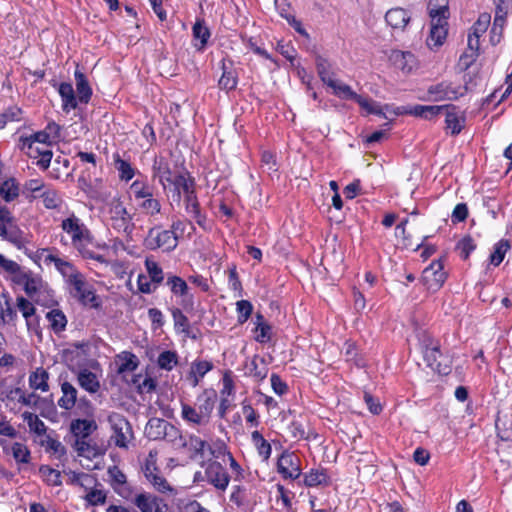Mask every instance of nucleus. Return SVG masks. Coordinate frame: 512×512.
Here are the masks:
<instances>
[{
  "mask_svg": "<svg viewBox=\"0 0 512 512\" xmlns=\"http://www.w3.org/2000/svg\"><path fill=\"white\" fill-rule=\"evenodd\" d=\"M62 235L60 242L63 245H70L83 259L94 260L101 264L108 265L106 258L92 251L89 246L93 242V235L82 219L75 213H68L61 220Z\"/></svg>",
  "mask_w": 512,
  "mask_h": 512,
  "instance_id": "obj_1",
  "label": "nucleus"
},
{
  "mask_svg": "<svg viewBox=\"0 0 512 512\" xmlns=\"http://www.w3.org/2000/svg\"><path fill=\"white\" fill-rule=\"evenodd\" d=\"M60 274L68 286L70 295L82 305L90 308H98L101 305V300L96 295L93 285L87 282L85 276L72 262H69Z\"/></svg>",
  "mask_w": 512,
  "mask_h": 512,
  "instance_id": "obj_2",
  "label": "nucleus"
},
{
  "mask_svg": "<svg viewBox=\"0 0 512 512\" xmlns=\"http://www.w3.org/2000/svg\"><path fill=\"white\" fill-rule=\"evenodd\" d=\"M14 283L23 287L25 293L36 302L48 305L53 301V291L39 274L22 268Z\"/></svg>",
  "mask_w": 512,
  "mask_h": 512,
  "instance_id": "obj_3",
  "label": "nucleus"
},
{
  "mask_svg": "<svg viewBox=\"0 0 512 512\" xmlns=\"http://www.w3.org/2000/svg\"><path fill=\"white\" fill-rule=\"evenodd\" d=\"M215 402L216 393L214 391H204L197 397L195 407L186 403L181 404V416L188 423L205 425L209 422Z\"/></svg>",
  "mask_w": 512,
  "mask_h": 512,
  "instance_id": "obj_4",
  "label": "nucleus"
},
{
  "mask_svg": "<svg viewBox=\"0 0 512 512\" xmlns=\"http://www.w3.org/2000/svg\"><path fill=\"white\" fill-rule=\"evenodd\" d=\"M17 147L27 157L36 160L35 164L42 170H46L51 163L53 153L50 148L37 144L31 138L21 135Z\"/></svg>",
  "mask_w": 512,
  "mask_h": 512,
  "instance_id": "obj_5",
  "label": "nucleus"
},
{
  "mask_svg": "<svg viewBox=\"0 0 512 512\" xmlns=\"http://www.w3.org/2000/svg\"><path fill=\"white\" fill-rule=\"evenodd\" d=\"M144 245L149 250L160 249L163 252H171L178 244L177 237L171 231L155 226L149 229Z\"/></svg>",
  "mask_w": 512,
  "mask_h": 512,
  "instance_id": "obj_6",
  "label": "nucleus"
},
{
  "mask_svg": "<svg viewBox=\"0 0 512 512\" xmlns=\"http://www.w3.org/2000/svg\"><path fill=\"white\" fill-rule=\"evenodd\" d=\"M109 219L112 227L118 232L130 236L134 230L133 216L128 212L124 204L114 200L110 204Z\"/></svg>",
  "mask_w": 512,
  "mask_h": 512,
  "instance_id": "obj_7",
  "label": "nucleus"
},
{
  "mask_svg": "<svg viewBox=\"0 0 512 512\" xmlns=\"http://www.w3.org/2000/svg\"><path fill=\"white\" fill-rule=\"evenodd\" d=\"M24 253L39 267L54 266L55 269L61 273L70 261L59 257L51 249L41 248L36 251H31L25 248Z\"/></svg>",
  "mask_w": 512,
  "mask_h": 512,
  "instance_id": "obj_8",
  "label": "nucleus"
},
{
  "mask_svg": "<svg viewBox=\"0 0 512 512\" xmlns=\"http://www.w3.org/2000/svg\"><path fill=\"white\" fill-rule=\"evenodd\" d=\"M467 88L454 85L451 82H441L431 85L428 90V99L431 101L456 100L464 94Z\"/></svg>",
  "mask_w": 512,
  "mask_h": 512,
  "instance_id": "obj_9",
  "label": "nucleus"
},
{
  "mask_svg": "<svg viewBox=\"0 0 512 512\" xmlns=\"http://www.w3.org/2000/svg\"><path fill=\"white\" fill-rule=\"evenodd\" d=\"M108 421L113 430L112 438L114 439L115 445L120 448H127L129 438L131 436L129 423L118 413H112L109 415Z\"/></svg>",
  "mask_w": 512,
  "mask_h": 512,
  "instance_id": "obj_10",
  "label": "nucleus"
},
{
  "mask_svg": "<svg viewBox=\"0 0 512 512\" xmlns=\"http://www.w3.org/2000/svg\"><path fill=\"white\" fill-rule=\"evenodd\" d=\"M0 447L3 453L11 456L18 466L29 464L31 452L28 446L22 442H11L7 439H0Z\"/></svg>",
  "mask_w": 512,
  "mask_h": 512,
  "instance_id": "obj_11",
  "label": "nucleus"
},
{
  "mask_svg": "<svg viewBox=\"0 0 512 512\" xmlns=\"http://www.w3.org/2000/svg\"><path fill=\"white\" fill-rule=\"evenodd\" d=\"M424 284L429 290H438L446 280V272L440 260L433 261L422 273Z\"/></svg>",
  "mask_w": 512,
  "mask_h": 512,
  "instance_id": "obj_12",
  "label": "nucleus"
},
{
  "mask_svg": "<svg viewBox=\"0 0 512 512\" xmlns=\"http://www.w3.org/2000/svg\"><path fill=\"white\" fill-rule=\"evenodd\" d=\"M178 173H180V171L172 170L170 162L164 157H156L154 159L152 178L157 179L164 190L169 188V182H171Z\"/></svg>",
  "mask_w": 512,
  "mask_h": 512,
  "instance_id": "obj_13",
  "label": "nucleus"
},
{
  "mask_svg": "<svg viewBox=\"0 0 512 512\" xmlns=\"http://www.w3.org/2000/svg\"><path fill=\"white\" fill-rule=\"evenodd\" d=\"M446 106L439 105H414V106H398L393 109V115L399 116L404 114L413 115L423 119L430 120L437 116Z\"/></svg>",
  "mask_w": 512,
  "mask_h": 512,
  "instance_id": "obj_14",
  "label": "nucleus"
},
{
  "mask_svg": "<svg viewBox=\"0 0 512 512\" xmlns=\"http://www.w3.org/2000/svg\"><path fill=\"white\" fill-rule=\"evenodd\" d=\"M177 434V430L167 421L160 418H152L145 427V435L150 440H160L172 437Z\"/></svg>",
  "mask_w": 512,
  "mask_h": 512,
  "instance_id": "obj_15",
  "label": "nucleus"
},
{
  "mask_svg": "<svg viewBox=\"0 0 512 512\" xmlns=\"http://www.w3.org/2000/svg\"><path fill=\"white\" fill-rule=\"evenodd\" d=\"M447 19L444 17H431L430 33L426 43L430 49L442 46L447 37Z\"/></svg>",
  "mask_w": 512,
  "mask_h": 512,
  "instance_id": "obj_16",
  "label": "nucleus"
},
{
  "mask_svg": "<svg viewBox=\"0 0 512 512\" xmlns=\"http://www.w3.org/2000/svg\"><path fill=\"white\" fill-rule=\"evenodd\" d=\"M156 462V453L152 451L149 453V457L147 459L144 474L146 479L161 493H165L171 491V487L166 481V479L161 475L158 469L155 467Z\"/></svg>",
  "mask_w": 512,
  "mask_h": 512,
  "instance_id": "obj_17",
  "label": "nucleus"
},
{
  "mask_svg": "<svg viewBox=\"0 0 512 512\" xmlns=\"http://www.w3.org/2000/svg\"><path fill=\"white\" fill-rule=\"evenodd\" d=\"M206 480L216 489L225 491L229 485L230 477L223 466L216 461L210 462L205 468Z\"/></svg>",
  "mask_w": 512,
  "mask_h": 512,
  "instance_id": "obj_18",
  "label": "nucleus"
},
{
  "mask_svg": "<svg viewBox=\"0 0 512 512\" xmlns=\"http://www.w3.org/2000/svg\"><path fill=\"white\" fill-rule=\"evenodd\" d=\"M278 472L286 479L295 480L301 474L300 460L294 453H283L278 459Z\"/></svg>",
  "mask_w": 512,
  "mask_h": 512,
  "instance_id": "obj_19",
  "label": "nucleus"
},
{
  "mask_svg": "<svg viewBox=\"0 0 512 512\" xmlns=\"http://www.w3.org/2000/svg\"><path fill=\"white\" fill-rule=\"evenodd\" d=\"M389 59L394 67L405 74L413 72L418 67V61L411 52L394 50L391 52Z\"/></svg>",
  "mask_w": 512,
  "mask_h": 512,
  "instance_id": "obj_20",
  "label": "nucleus"
},
{
  "mask_svg": "<svg viewBox=\"0 0 512 512\" xmlns=\"http://www.w3.org/2000/svg\"><path fill=\"white\" fill-rule=\"evenodd\" d=\"M354 100L359 104L361 109L366 114H375V115L381 116L385 119L389 118V115H393V109L396 108L395 106L388 105V104L382 106L380 103H378L370 98L363 97L359 94H357V96Z\"/></svg>",
  "mask_w": 512,
  "mask_h": 512,
  "instance_id": "obj_21",
  "label": "nucleus"
},
{
  "mask_svg": "<svg viewBox=\"0 0 512 512\" xmlns=\"http://www.w3.org/2000/svg\"><path fill=\"white\" fill-rule=\"evenodd\" d=\"M75 449L79 457L95 460L102 457L105 449L91 439H76Z\"/></svg>",
  "mask_w": 512,
  "mask_h": 512,
  "instance_id": "obj_22",
  "label": "nucleus"
},
{
  "mask_svg": "<svg viewBox=\"0 0 512 512\" xmlns=\"http://www.w3.org/2000/svg\"><path fill=\"white\" fill-rule=\"evenodd\" d=\"M195 186L194 180L186 172L180 171L171 182H169V188L173 192V196L180 200L181 196L189 192V190Z\"/></svg>",
  "mask_w": 512,
  "mask_h": 512,
  "instance_id": "obj_23",
  "label": "nucleus"
},
{
  "mask_svg": "<svg viewBox=\"0 0 512 512\" xmlns=\"http://www.w3.org/2000/svg\"><path fill=\"white\" fill-rule=\"evenodd\" d=\"M444 109H447L445 119L446 129L453 135L459 134L465 124L464 113L455 106H446Z\"/></svg>",
  "mask_w": 512,
  "mask_h": 512,
  "instance_id": "obj_24",
  "label": "nucleus"
},
{
  "mask_svg": "<svg viewBox=\"0 0 512 512\" xmlns=\"http://www.w3.org/2000/svg\"><path fill=\"white\" fill-rule=\"evenodd\" d=\"M385 21L392 29L403 31L410 21V15L402 8H392L386 12Z\"/></svg>",
  "mask_w": 512,
  "mask_h": 512,
  "instance_id": "obj_25",
  "label": "nucleus"
},
{
  "mask_svg": "<svg viewBox=\"0 0 512 512\" xmlns=\"http://www.w3.org/2000/svg\"><path fill=\"white\" fill-rule=\"evenodd\" d=\"M57 90L62 100V109L64 112L69 113L71 110L77 108L79 100L75 95L72 84L67 82L60 83Z\"/></svg>",
  "mask_w": 512,
  "mask_h": 512,
  "instance_id": "obj_26",
  "label": "nucleus"
},
{
  "mask_svg": "<svg viewBox=\"0 0 512 512\" xmlns=\"http://www.w3.org/2000/svg\"><path fill=\"white\" fill-rule=\"evenodd\" d=\"M213 368L211 362L206 360H199L192 362L190 371L186 377L187 382L196 387L201 379Z\"/></svg>",
  "mask_w": 512,
  "mask_h": 512,
  "instance_id": "obj_27",
  "label": "nucleus"
},
{
  "mask_svg": "<svg viewBox=\"0 0 512 512\" xmlns=\"http://www.w3.org/2000/svg\"><path fill=\"white\" fill-rule=\"evenodd\" d=\"M48 380L49 373L47 372V370L44 369L43 367H37L29 375V387L32 390L40 391L41 393H46L50 389Z\"/></svg>",
  "mask_w": 512,
  "mask_h": 512,
  "instance_id": "obj_28",
  "label": "nucleus"
},
{
  "mask_svg": "<svg viewBox=\"0 0 512 512\" xmlns=\"http://www.w3.org/2000/svg\"><path fill=\"white\" fill-rule=\"evenodd\" d=\"M136 205L144 215L149 217L150 220H156L157 216L162 211V204L160 200L155 198L153 194L139 201Z\"/></svg>",
  "mask_w": 512,
  "mask_h": 512,
  "instance_id": "obj_29",
  "label": "nucleus"
},
{
  "mask_svg": "<svg viewBox=\"0 0 512 512\" xmlns=\"http://www.w3.org/2000/svg\"><path fill=\"white\" fill-rule=\"evenodd\" d=\"M77 380L81 388L89 393H96L100 388V382L96 374L86 368L79 369Z\"/></svg>",
  "mask_w": 512,
  "mask_h": 512,
  "instance_id": "obj_30",
  "label": "nucleus"
},
{
  "mask_svg": "<svg viewBox=\"0 0 512 512\" xmlns=\"http://www.w3.org/2000/svg\"><path fill=\"white\" fill-rule=\"evenodd\" d=\"M96 429L97 424L93 419H76L71 422V432L77 439H87Z\"/></svg>",
  "mask_w": 512,
  "mask_h": 512,
  "instance_id": "obj_31",
  "label": "nucleus"
},
{
  "mask_svg": "<svg viewBox=\"0 0 512 512\" xmlns=\"http://www.w3.org/2000/svg\"><path fill=\"white\" fill-rule=\"evenodd\" d=\"M62 396L58 400V406L61 409L71 410L76 405L77 389L69 382L61 384Z\"/></svg>",
  "mask_w": 512,
  "mask_h": 512,
  "instance_id": "obj_32",
  "label": "nucleus"
},
{
  "mask_svg": "<svg viewBox=\"0 0 512 512\" xmlns=\"http://www.w3.org/2000/svg\"><path fill=\"white\" fill-rule=\"evenodd\" d=\"M507 14L506 6L503 7L501 4H497L495 11V18L491 29L490 40L493 45L499 43L501 33L505 25V17Z\"/></svg>",
  "mask_w": 512,
  "mask_h": 512,
  "instance_id": "obj_33",
  "label": "nucleus"
},
{
  "mask_svg": "<svg viewBox=\"0 0 512 512\" xmlns=\"http://www.w3.org/2000/svg\"><path fill=\"white\" fill-rule=\"evenodd\" d=\"M161 500L151 494L142 493L136 496L135 505L142 512H162Z\"/></svg>",
  "mask_w": 512,
  "mask_h": 512,
  "instance_id": "obj_34",
  "label": "nucleus"
},
{
  "mask_svg": "<svg viewBox=\"0 0 512 512\" xmlns=\"http://www.w3.org/2000/svg\"><path fill=\"white\" fill-rule=\"evenodd\" d=\"M328 87L332 89V92L335 96H337L340 99H355L357 96V93L352 90V88L342 82L341 80L337 79L335 76L331 78L327 83H325Z\"/></svg>",
  "mask_w": 512,
  "mask_h": 512,
  "instance_id": "obj_35",
  "label": "nucleus"
},
{
  "mask_svg": "<svg viewBox=\"0 0 512 512\" xmlns=\"http://www.w3.org/2000/svg\"><path fill=\"white\" fill-rule=\"evenodd\" d=\"M76 81L77 98L80 103L87 104L92 95V89L86 79V76L79 70L74 73Z\"/></svg>",
  "mask_w": 512,
  "mask_h": 512,
  "instance_id": "obj_36",
  "label": "nucleus"
},
{
  "mask_svg": "<svg viewBox=\"0 0 512 512\" xmlns=\"http://www.w3.org/2000/svg\"><path fill=\"white\" fill-rule=\"evenodd\" d=\"M423 355L425 362L433 371L445 373V371L441 369L439 362L441 352L437 343L431 342V346H426L425 350L423 351Z\"/></svg>",
  "mask_w": 512,
  "mask_h": 512,
  "instance_id": "obj_37",
  "label": "nucleus"
},
{
  "mask_svg": "<svg viewBox=\"0 0 512 512\" xmlns=\"http://www.w3.org/2000/svg\"><path fill=\"white\" fill-rule=\"evenodd\" d=\"M167 286L170 288L173 295L183 298V301L189 299V287L184 279L179 276H168Z\"/></svg>",
  "mask_w": 512,
  "mask_h": 512,
  "instance_id": "obj_38",
  "label": "nucleus"
},
{
  "mask_svg": "<svg viewBox=\"0 0 512 512\" xmlns=\"http://www.w3.org/2000/svg\"><path fill=\"white\" fill-rule=\"evenodd\" d=\"M39 443L45 448L47 453H50L57 459H61L66 454L64 445L50 435H45Z\"/></svg>",
  "mask_w": 512,
  "mask_h": 512,
  "instance_id": "obj_39",
  "label": "nucleus"
},
{
  "mask_svg": "<svg viewBox=\"0 0 512 512\" xmlns=\"http://www.w3.org/2000/svg\"><path fill=\"white\" fill-rule=\"evenodd\" d=\"M185 201V208L188 214L196 219L198 224H201L200 206L195 192V186L189 192L183 194Z\"/></svg>",
  "mask_w": 512,
  "mask_h": 512,
  "instance_id": "obj_40",
  "label": "nucleus"
},
{
  "mask_svg": "<svg viewBox=\"0 0 512 512\" xmlns=\"http://www.w3.org/2000/svg\"><path fill=\"white\" fill-rule=\"evenodd\" d=\"M193 38L199 43H195L198 50H202L210 38V31L203 20H197L192 28Z\"/></svg>",
  "mask_w": 512,
  "mask_h": 512,
  "instance_id": "obj_41",
  "label": "nucleus"
},
{
  "mask_svg": "<svg viewBox=\"0 0 512 512\" xmlns=\"http://www.w3.org/2000/svg\"><path fill=\"white\" fill-rule=\"evenodd\" d=\"M222 76L219 79L218 85L221 89L229 91L237 86V77L231 65L227 66L225 61H222Z\"/></svg>",
  "mask_w": 512,
  "mask_h": 512,
  "instance_id": "obj_42",
  "label": "nucleus"
},
{
  "mask_svg": "<svg viewBox=\"0 0 512 512\" xmlns=\"http://www.w3.org/2000/svg\"><path fill=\"white\" fill-rule=\"evenodd\" d=\"M130 194L135 203H138L139 201L151 196L153 192L147 181L137 179L130 185Z\"/></svg>",
  "mask_w": 512,
  "mask_h": 512,
  "instance_id": "obj_43",
  "label": "nucleus"
},
{
  "mask_svg": "<svg viewBox=\"0 0 512 512\" xmlns=\"http://www.w3.org/2000/svg\"><path fill=\"white\" fill-rule=\"evenodd\" d=\"M511 249V244L507 239H501L494 247L493 252L489 257L490 264L493 266H499L504 260L505 255Z\"/></svg>",
  "mask_w": 512,
  "mask_h": 512,
  "instance_id": "obj_44",
  "label": "nucleus"
},
{
  "mask_svg": "<svg viewBox=\"0 0 512 512\" xmlns=\"http://www.w3.org/2000/svg\"><path fill=\"white\" fill-rule=\"evenodd\" d=\"M23 420L27 423L29 430L38 436L45 437L47 427L45 423L39 419V417L36 414H33L31 412H24L23 413Z\"/></svg>",
  "mask_w": 512,
  "mask_h": 512,
  "instance_id": "obj_45",
  "label": "nucleus"
},
{
  "mask_svg": "<svg viewBox=\"0 0 512 512\" xmlns=\"http://www.w3.org/2000/svg\"><path fill=\"white\" fill-rule=\"evenodd\" d=\"M251 440L260 457L263 460H268L271 456L272 448L269 442H267L259 431H253L251 434Z\"/></svg>",
  "mask_w": 512,
  "mask_h": 512,
  "instance_id": "obj_46",
  "label": "nucleus"
},
{
  "mask_svg": "<svg viewBox=\"0 0 512 512\" xmlns=\"http://www.w3.org/2000/svg\"><path fill=\"white\" fill-rule=\"evenodd\" d=\"M0 237L12 243L19 250H25L26 248V240L23 232L14 226V224L5 231V234H2Z\"/></svg>",
  "mask_w": 512,
  "mask_h": 512,
  "instance_id": "obj_47",
  "label": "nucleus"
},
{
  "mask_svg": "<svg viewBox=\"0 0 512 512\" xmlns=\"http://www.w3.org/2000/svg\"><path fill=\"white\" fill-rule=\"evenodd\" d=\"M118 372H133L138 367L137 357L129 352H123L118 356Z\"/></svg>",
  "mask_w": 512,
  "mask_h": 512,
  "instance_id": "obj_48",
  "label": "nucleus"
},
{
  "mask_svg": "<svg viewBox=\"0 0 512 512\" xmlns=\"http://www.w3.org/2000/svg\"><path fill=\"white\" fill-rule=\"evenodd\" d=\"M171 312L175 331L177 333L184 334L185 336H189L190 325L188 318L178 308H173Z\"/></svg>",
  "mask_w": 512,
  "mask_h": 512,
  "instance_id": "obj_49",
  "label": "nucleus"
},
{
  "mask_svg": "<svg viewBox=\"0 0 512 512\" xmlns=\"http://www.w3.org/2000/svg\"><path fill=\"white\" fill-rule=\"evenodd\" d=\"M145 268L148 276L155 285H160L164 280V273L159 264L151 257L145 260Z\"/></svg>",
  "mask_w": 512,
  "mask_h": 512,
  "instance_id": "obj_50",
  "label": "nucleus"
},
{
  "mask_svg": "<svg viewBox=\"0 0 512 512\" xmlns=\"http://www.w3.org/2000/svg\"><path fill=\"white\" fill-rule=\"evenodd\" d=\"M256 336L255 340L259 343H266L271 339V326L264 321V318L261 314H257L256 316Z\"/></svg>",
  "mask_w": 512,
  "mask_h": 512,
  "instance_id": "obj_51",
  "label": "nucleus"
},
{
  "mask_svg": "<svg viewBox=\"0 0 512 512\" xmlns=\"http://www.w3.org/2000/svg\"><path fill=\"white\" fill-rule=\"evenodd\" d=\"M178 359L176 351L166 350L159 354L157 365L163 370L171 371L178 364Z\"/></svg>",
  "mask_w": 512,
  "mask_h": 512,
  "instance_id": "obj_52",
  "label": "nucleus"
},
{
  "mask_svg": "<svg viewBox=\"0 0 512 512\" xmlns=\"http://www.w3.org/2000/svg\"><path fill=\"white\" fill-rule=\"evenodd\" d=\"M39 473L43 481L48 485L60 486L62 484L60 471L53 469L48 465L40 466Z\"/></svg>",
  "mask_w": 512,
  "mask_h": 512,
  "instance_id": "obj_53",
  "label": "nucleus"
},
{
  "mask_svg": "<svg viewBox=\"0 0 512 512\" xmlns=\"http://www.w3.org/2000/svg\"><path fill=\"white\" fill-rule=\"evenodd\" d=\"M22 268L23 267L16 261L9 259L0 253V271L9 275L13 282L21 272Z\"/></svg>",
  "mask_w": 512,
  "mask_h": 512,
  "instance_id": "obj_54",
  "label": "nucleus"
},
{
  "mask_svg": "<svg viewBox=\"0 0 512 512\" xmlns=\"http://www.w3.org/2000/svg\"><path fill=\"white\" fill-rule=\"evenodd\" d=\"M68 476L70 484L80 486L85 490L91 488L96 482V479L87 473H77L71 471L68 473Z\"/></svg>",
  "mask_w": 512,
  "mask_h": 512,
  "instance_id": "obj_55",
  "label": "nucleus"
},
{
  "mask_svg": "<svg viewBox=\"0 0 512 512\" xmlns=\"http://www.w3.org/2000/svg\"><path fill=\"white\" fill-rule=\"evenodd\" d=\"M46 318L55 332L63 331L67 324V319L64 313L58 309L49 311Z\"/></svg>",
  "mask_w": 512,
  "mask_h": 512,
  "instance_id": "obj_56",
  "label": "nucleus"
},
{
  "mask_svg": "<svg viewBox=\"0 0 512 512\" xmlns=\"http://www.w3.org/2000/svg\"><path fill=\"white\" fill-rule=\"evenodd\" d=\"M428 8L430 17H449V0H430Z\"/></svg>",
  "mask_w": 512,
  "mask_h": 512,
  "instance_id": "obj_57",
  "label": "nucleus"
},
{
  "mask_svg": "<svg viewBox=\"0 0 512 512\" xmlns=\"http://www.w3.org/2000/svg\"><path fill=\"white\" fill-rule=\"evenodd\" d=\"M114 161L121 180L128 182L135 176V169L129 162L121 159L119 155L115 156Z\"/></svg>",
  "mask_w": 512,
  "mask_h": 512,
  "instance_id": "obj_58",
  "label": "nucleus"
},
{
  "mask_svg": "<svg viewBox=\"0 0 512 512\" xmlns=\"http://www.w3.org/2000/svg\"><path fill=\"white\" fill-rule=\"evenodd\" d=\"M0 195L7 202L14 200L19 195V187L14 179H8L0 185Z\"/></svg>",
  "mask_w": 512,
  "mask_h": 512,
  "instance_id": "obj_59",
  "label": "nucleus"
},
{
  "mask_svg": "<svg viewBox=\"0 0 512 512\" xmlns=\"http://www.w3.org/2000/svg\"><path fill=\"white\" fill-rule=\"evenodd\" d=\"M491 22V16L488 13H482L479 15L477 21L472 26L469 35L474 37H481L487 31Z\"/></svg>",
  "mask_w": 512,
  "mask_h": 512,
  "instance_id": "obj_60",
  "label": "nucleus"
},
{
  "mask_svg": "<svg viewBox=\"0 0 512 512\" xmlns=\"http://www.w3.org/2000/svg\"><path fill=\"white\" fill-rule=\"evenodd\" d=\"M38 197L42 198L43 205L47 209H55L61 203V198L57 191L50 187L45 188V190L41 194H39Z\"/></svg>",
  "mask_w": 512,
  "mask_h": 512,
  "instance_id": "obj_61",
  "label": "nucleus"
},
{
  "mask_svg": "<svg viewBox=\"0 0 512 512\" xmlns=\"http://www.w3.org/2000/svg\"><path fill=\"white\" fill-rule=\"evenodd\" d=\"M17 308L26 320L28 327L31 325V318L35 314L34 305L24 297L17 298Z\"/></svg>",
  "mask_w": 512,
  "mask_h": 512,
  "instance_id": "obj_62",
  "label": "nucleus"
},
{
  "mask_svg": "<svg viewBox=\"0 0 512 512\" xmlns=\"http://www.w3.org/2000/svg\"><path fill=\"white\" fill-rule=\"evenodd\" d=\"M327 479L323 470H312L305 475L304 483L308 487H314L327 483Z\"/></svg>",
  "mask_w": 512,
  "mask_h": 512,
  "instance_id": "obj_63",
  "label": "nucleus"
},
{
  "mask_svg": "<svg viewBox=\"0 0 512 512\" xmlns=\"http://www.w3.org/2000/svg\"><path fill=\"white\" fill-rule=\"evenodd\" d=\"M84 499L92 506L103 505L106 502L107 494L103 489L89 488Z\"/></svg>",
  "mask_w": 512,
  "mask_h": 512,
  "instance_id": "obj_64",
  "label": "nucleus"
}]
</instances>
